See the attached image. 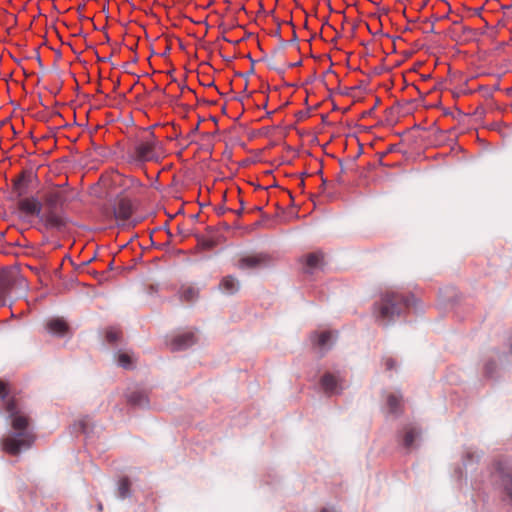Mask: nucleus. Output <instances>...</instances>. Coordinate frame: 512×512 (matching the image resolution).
Here are the masks:
<instances>
[{"label":"nucleus","mask_w":512,"mask_h":512,"mask_svg":"<svg viewBox=\"0 0 512 512\" xmlns=\"http://www.w3.org/2000/svg\"><path fill=\"white\" fill-rule=\"evenodd\" d=\"M10 393L9 383L0 380V399L4 401L5 410L11 420V427L15 430L14 433L4 437L1 443L5 452L15 456L22 450L31 448L36 436L29 429V417L18 408L13 397L8 398Z\"/></svg>","instance_id":"nucleus-1"},{"label":"nucleus","mask_w":512,"mask_h":512,"mask_svg":"<svg viewBox=\"0 0 512 512\" xmlns=\"http://www.w3.org/2000/svg\"><path fill=\"white\" fill-rule=\"evenodd\" d=\"M413 297L398 292H385L378 303L375 304L374 314L383 324L391 322L395 316H399L412 303Z\"/></svg>","instance_id":"nucleus-2"},{"label":"nucleus","mask_w":512,"mask_h":512,"mask_svg":"<svg viewBox=\"0 0 512 512\" xmlns=\"http://www.w3.org/2000/svg\"><path fill=\"white\" fill-rule=\"evenodd\" d=\"M163 154L162 143L151 132L141 136L128 152L132 160L139 162H157L163 157Z\"/></svg>","instance_id":"nucleus-3"},{"label":"nucleus","mask_w":512,"mask_h":512,"mask_svg":"<svg viewBox=\"0 0 512 512\" xmlns=\"http://www.w3.org/2000/svg\"><path fill=\"white\" fill-rule=\"evenodd\" d=\"M111 183L115 188H119L120 191L117 195H123L131 197L142 189V183L131 176H124L118 172L111 176Z\"/></svg>","instance_id":"nucleus-4"},{"label":"nucleus","mask_w":512,"mask_h":512,"mask_svg":"<svg viewBox=\"0 0 512 512\" xmlns=\"http://www.w3.org/2000/svg\"><path fill=\"white\" fill-rule=\"evenodd\" d=\"M270 257L265 253L242 255L235 266L240 270H252L268 265Z\"/></svg>","instance_id":"nucleus-5"},{"label":"nucleus","mask_w":512,"mask_h":512,"mask_svg":"<svg viewBox=\"0 0 512 512\" xmlns=\"http://www.w3.org/2000/svg\"><path fill=\"white\" fill-rule=\"evenodd\" d=\"M39 222L47 230H62L67 224L66 218L61 213L52 209H45L39 217Z\"/></svg>","instance_id":"nucleus-6"},{"label":"nucleus","mask_w":512,"mask_h":512,"mask_svg":"<svg viewBox=\"0 0 512 512\" xmlns=\"http://www.w3.org/2000/svg\"><path fill=\"white\" fill-rule=\"evenodd\" d=\"M134 211V206L131 200V197L117 195L115 204L113 207L114 216L119 221L128 220Z\"/></svg>","instance_id":"nucleus-7"},{"label":"nucleus","mask_w":512,"mask_h":512,"mask_svg":"<svg viewBox=\"0 0 512 512\" xmlns=\"http://www.w3.org/2000/svg\"><path fill=\"white\" fill-rule=\"evenodd\" d=\"M18 209L26 215L40 217L43 212L42 203L35 197H21L18 200Z\"/></svg>","instance_id":"nucleus-8"},{"label":"nucleus","mask_w":512,"mask_h":512,"mask_svg":"<svg viewBox=\"0 0 512 512\" xmlns=\"http://www.w3.org/2000/svg\"><path fill=\"white\" fill-rule=\"evenodd\" d=\"M34 178V174L32 171L23 170L14 180H13V192L16 194L17 198L24 197L28 193V187Z\"/></svg>","instance_id":"nucleus-9"},{"label":"nucleus","mask_w":512,"mask_h":512,"mask_svg":"<svg viewBox=\"0 0 512 512\" xmlns=\"http://www.w3.org/2000/svg\"><path fill=\"white\" fill-rule=\"evenodd\" d=\"M196 343L195 334L192 331H186L174 336L168 343L171 351L185 350Z\"/></svg>","instance_id":"nucleus-10"},{"label":"nucleus","mask_w":512,"mask_h":512,"mask_svg":"<svg viewBox=\"0 0 512 512\" xmlns=\"http://www.w3.org/2000/svg\"><path fill=\"white\" fill-rule=\"evenodd\" d=\"M320 385L327 395H335L343 390L341 380L332 373H325L320 380Z\"/></svg>","instance_id":"nucleus-11"},{"label":"nucleus","mask_w":512,"mask_h":512,"mask_svg":"<svg viewBox=\"0 0 512 512\" xmlns=\"http://www.w3.org/2000/svg\"><path fill=\"white\" fill-rule=\"evenodd\" d=\"M45 329L49 334L62 337L68 332L69 325L63 318H52L46 321Z\"/></svg>","instance_id":"nucleus-12"},{"label":"nucleus","mask_w":512,"mask_h":512,"mask_svg":"<svg viewBox=\"0 0 512 512\" xmlns=\"http://www.w3.org/2000/svg\"><path fill=\"white\" fill-rule=\"evenodd\" d=\"M421 431L413 426L406 425L402 430V445L404 448L411 450L416 447L415 441L420 437Z\"/></svg>","instance_id":"nucleus-13"},{"label":"nucleus","mask_w":512,"mask_h":512,"mask_svg":"<svg viewBox=\"0 0 512 512\" xmlns=\"http://www.w3.org/2000/svg\"><path fill=\"white\" fill-rule=\"evenodd\" d=\"M240 283L238 279L232 275L225 276L219 283V290L228 295H233L238 292Z\"/></svg>","instance_id":"nucleus-14"},{"label":"nucleus","mask_w":512,"mask_h":512,"mask_svg":"<svg viewBox=\"0 0 512 512\" xmlns=\"http://www.w3.org/2000/svg\"><path fill=\"white\" fill-rule=\"evenodd\" d=\"M65 197L61 191H48L44 196L45 209L55 210L62 205Z\"/></svg>","instance_id":"nucleus-15"},{"label":"nucleus","mask_w":512,"mask_h":512,"mask_svg":"<svg viewBox=\"0 0 512 512\" xmlns=\"http://www.w3.org/2000/svg\"><path fill=\"white\" fill-rule=\"evenodd\" d=\"M15 284V277L11 273L0 274V301H4Z\"/></svg>","instance_id":"nucleus-16"},{"label":"nucleus","mask_w":512,"mask_h":512,"mask_svg":"<svg viewBox=\"0 0 512 512\" xmlns=\"http://www.w3.org/2000/svg\"><path fill=\"white\" fill-rule=\"evenodd\" d=\"M324 255L322 252L309 253L304 257V263L307 273H312L316 268H319L323 264Z\"/></svg>","instance_id":"nucleus-17"},{"label":"nucleus","mask_w":512,"mask_h":512,"mask_svg":"<svg viewBox=\"0 0 512 512\" xmlns=\"http://www.w3.org/2000/svg\"><path fill=\"white\" fill-rule=\"evenodd\" d=\"M332 333L330 331H324L320 334H313L311 336L312 342L318 346L321 350L328 349L331 345Z\"/></svg>","instance_id":"nucleus-18"},{"label":"nucleus","mask_w":512,"mask_h":512,"mask_svg":"<svg viewBox=\"0 0 512 512\" xmlns=\"http://www.w3.org/2000/svg\"><path fill=\"white\" fill-rule=\"evenodd\" d=\"M128 402L132 405L143 406L146 405L148 400L146 396L141 392H132L128 396Z\"/></svg>","instance_id":"nucleus-19"},{"label":"nucleus","mask_w":512,"mask_h":512,"mask_svg":"<svg viewBox=\"0 0 512 512\" xmlns=\"http://www.w3.org/2000/svg\"><path fill=\"white\" fill-rule=\"evenodd\" d=\"M401 396L390 394L387 398V404L391 413H397L401 407Z\"/></svg>","instance_id":"nucleus-20"},{"label":"nucleus","mask_w":512,"mask_h":512,"mask_svg":"<svg viewBox=\"0 0 512 512\" xmlns=\"http://www.w3.org/2000/svg\"><path fill=\"white\" fill-rule=\"evenodd\" d=\"M116 359L119 366L125 369H129L132 367V357L128 353L118 352L116 354Z\"/></svg>","instance_id":"nucleus-21"},{"label":"nucleus","mask_w":512,"mask_h":512,"mask_svg":"<svg viewBox=\"0 0 512 512\" xmlns=\"http://www.w3.org/2000/svg\"><path fill=\"white\" fill-rule=\"evenodd\" d=\"M118 495L124 499L130 495V481L128 478H122L118 484Z\"/></svg>","instance_id":"nucleus-22"},{"label":"nucleus","mask_w":512,"mask_h":512,"mask_svg":"<svg viewBox=\"0 0 512 512\" xmlns=\"http://www.w3.org/2000/svg\"><path fill=\"white\" fill-rule=\"evenodd\" d=\"M121 338V331L117 328H108L106 331V340L110 344L117 343Z\"/></svg>","instance_id":"nucleus-23"},{"label":"nucleus","mask_w":512,"mask_h":512,"mask_svg":"<svg viewBox=\"0 0 512 512\" xmlns=\"http://www.w3.org/2000/svg\"><path fill=\"white\" fill-rule=\"evenodd\" d=\"M502 482H503V486L506 491V494L512 500V470L503 475Z\"/></svg>","instance_id":"nucleus-24"},{"label":"nucleus","mask_w":512,"mask_h":512,"mask_svg":"<svg viewBox=\"0 0 512 512\" xmlns=\"http://www.w3.org/2000/svg\"><path fill=\"white\" fill-rule=\"evenodd\" d=\"M196 296H197V291L191 287L184 289L182 292V297L186 301H192L196 298Z\"/></svg>","instance_id":"nucleus-25"},{"label":"nucleus","mask_w":512,"mask_h":512,"mask_svg":"<svg viewBox=\"0 0 512 512\" xmlns=\"http://www.w3.org/2000/svg\"><path fill=\"white\" fill-rule=\"evenodd\" d=\"M394 150H395V146H394V145H390V146L387 148V150H386V151H384V152H378V153H377V156H378V158H379V164H380V165H384V163H383V158L385 157V154H389V153L393 152Z\"/></svg>","instance_id":"nucleus-26"},{"label":"nucleus","mask_w":512,"mask_h":512,"mask_svg":"<svg viewBox=\"0 0 512 512\" xmlns=\"http://www.w3.org/2000/svg\"><path fill=\"white\" fill-rule=\"evenodd\" d=\"M201 243H202V247L205 249H211V248L215 247L217 244V242L213 239H208V240L202 239Z\"/></svg>","instance_id":"nucleus-27"},{"label":"nucleus","mask_w":512,"mask_h":512,"mask_svg":"<svg viewBox=\"0 0 512 512\" xmlns=\"http://www.w3.org/2000/svg\"><path fill=\"white\" fill-rule=\"evenodd\" d=\"M385 365H386L387 370H391L395 366V361L392 358H387L385 361Z\"/></svg>","instance_id":"nucleus-28"},{"label":"nucleus","mask_w":512,"mask_h":512,"mask_svg":"<svg viewBox=\"0 0 512 512\" xmlns=\"http://www.w3.org/2000/svg\"><path fill=\"white\" fill-rule=\"evenodd\" d=\"M321 512H334V511H332L330 509H327V508H324V509L321 510Z\"/></svg>","instance_id":"nucleus-29"},{"label":"nucleus","mask_w":512,"mask_h":512,"mask_svg":"<svg viewBox=\"0 0 512 512\" xmlns=\"http://www.w3.org/2000/svg\"><path fill=\"white\" fill-rule=\"evenodd\" d=\"M512 7V4L511 5H506V6H503L504 9H509Z\"/></svg>","instance_id":"nucleus-30"},{"label":"nucleus","mask_w":512,"mask_h":512,"mask_svg":"<svg viewBox=\"0 0 512 512\" xmlns=\"http://www.w3.org/2000/svg\"><path fill=\"white\" fill-rule=\"evenodd\" d=\"M241 213H242V209H239V210L236 211L237 215H241Z\"/></svg>","instance_id":"nucleus-31"},{"label":"nucleus","mask_w":512,"mask_h":512,"mask_svg":"<svg viewBox=\"0 0 512 512\" xmlns=\"http://www.w3.org/2000/svg\"><path fill=\"white\" fill-rule=\"evenodd\" d=\"M400 3H404L406 0H397Z\"/></svg>","instance_id":"nucleus-32"}]
</instances>
